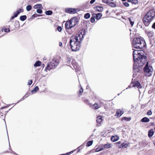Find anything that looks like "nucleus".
Segmentation results:
<instances>
[{"mask_svg":"<svg viewBox=\"0 0 155 155\" xmlns=\"http://www.w3.org/2000/svg\"><path fill=\"white\" fill-rule=\"evenodd\" d=\"M32 8V6L31 5H28L26 7V10L27 11H30Z\"/></svg>","mask_w":155,"mask_h":155,"instance_id":"bb28decb","label":"nucleus"},{"mask_svg":"<svg viewBox=\"0 0 155 155\" xmlns=\"http://www.w3.org/2000/svg\"><path fill=\"white\" fill-rule=\"evenodd\" d=\"M119 137L117 135L114 136H112L111 137V140L112 141L114 142L118 140L119 139Z\"/></svg>","mask_w":155,"mask_h":155,"instance_id":"4468645a","label":"nucleus"},{"mask_svg":"<svg viewBox=\"0 0 155 155\" xmlns=\"http://www.w3.org/2000/svg\"><path fill=\"white\" fill-rule=\"evenodd\" d=\"M128 19L129 21L130 22L131 26L132 27L133 26L134 24V21L133 18H128Z\"/></svg>","mask_w":155,"mask_h":155,"instance_id":"dca6fc26","label":"nucleus"},{"mask_svg":"<svg viewBox=\"0 0 155 155\" xmlns=\"http://www.w3.org/2000/svg\"><path fill=\"white\" fill-rule=\"evenodd\" d=\"M18 14L16 12L14 13L13 15L14 16V17H16L18 16Z\"/></svg>","mask_w":155,"mask_h":155,"instance_id":"a18cd8bd","label":"nucleus"},{"mask_svg":"<svg viewBox=\"0 0 155 155\" xmlns=\"http://www.w3.org/2000/svg\"><path fill=\"white\" fill-rule=\"evenodd\" d=\"M131 119V117H128L127 118V121H129Z\"/></svg>","mask_w":155,"mask_h":155,"instance_id":"3c124183","label":"nucleus"},{"mask_svg":"<svg viewBox=\"0 0 155 155\" xmlns=\"http://www.w3.org/2000/svg\"><path fill=\"white\" fill-rule=\"evenodd\" d=\"M95 0H91L90 1V3L91 4H93L95 2Z\"/></svg>","mask_w":155,"mask_h":155,"instance_id":"8fccbe9b","label":"nucleus"},{"mask_svg":"<svg viewBox=\"0 0 155 155\" xmlns=\"http://www.w3.org/2000/svg\"><path fill=\"white\" fill-rule=\"evenodd\" d=\"M4 31L5 32H8L10 31V30L9 28H5L4 29Z\"/></svg>","mask_w":155,"mask_h":155,"instance_id":"a19ab883","label":"nucleus"},{"mask_svg":"<svg viewBox=\"0 0 155 155\" xmlns=\"http://www.w3.org/2000/svg\"><path fill=\"white\" fill-rule=\"evenodd\" d=\"M43 66H45L44 64H43Z\"/></svg>","mask_w":155,"mask_h":155,"instance_id":"0e129e2a","label":"nucleus"},{"mask_svg":"<svg viewBox=\"0 0 155 155\" xmlns=\"http://www.w3.org/2000/svg\"><path fill=\"white\" fill-rule=\"evenodd\" d=\"M41 6V5L40 4H37L34 5L33 7V8L34 9H37L40 8Z\"/></svg>","mask_w":155,"mask_h":155,"instance_id":"7c9ffc66","label":"nucleus"},{"mask_svg":"<svg viewBox=\"0 0 155 155\" xmlns=\"http://www.w3.org/2000/svg\"><path fill=\"white\" fill-rule=\"evenodd\" d=\"M126 0H122V1H125Z\"/></svg>","mask_w":155,"mask_h":155,"instance_id":"052dcab7","label":"nucleus"},{"mask_svg":"<svg viewBox=\"0 0 155 155\" xmlns=\"http://www.w3.org/2000/svg\"><path fill=\"white\" fill-rule=\"evenodd\" d=\"M66 12L70 14H74L76 12V10L75 9L68 8L66 9Z\"/></svg>","mask_w":155,"mask_h":155,"instance_id":"9b49d317","label":"nucleus"},{"mask_svg":"<svg viewBox=\"0 0 155 155\" xmlns=\"http://www.w3.org/2000/svg\"><path fill=\"white\" fill-rule=\"evenodd\" d=\"M32 83V81L31 80H29L28 81V85H31Z\"/></svg>","mask_w":155,"mask_h":155,"instance_id":"37998d69","label":"nucleus"},{"mask_svg":"<svg viewBox=\"0 0 155 155\" xmlns=\"http://www.w3.org/2000/svg\"><path fill=\"white\" fill-rule=\"evenodd\" d=\"M23 9H20L18 10H17L16 11V12L18 14H19L21 12H23Z\"/></svg>","mask_w":155,"mask_h":155,"instance_id":"c9c22d12","label":"nucleus"},{"mask_svg":"<svg viewBox=\"0 0 155 155\" xmlns=\"http://www.w3.org/2000/svg\"><path fill=\"white\" fill-rule=\"evenodd\" d=\"M120 143V142H118L116 143V144H119L118 145V148H124L126 147L125 145H126V143L124 142L122 143L120 145H119Z\"/></svg>","mask_w":155,"mask_h":155,"instance_id":"f8f14e48","label":"nucleus"},{"mask_svg":"<svg viewBox=\"0 0 155 155\" xmlns=\"http://www.w3.org/2000/svg\"><path fill=\"white\" fill-rule=\"evenodd\" d=\"M152 28L153 29H155V22L152 25Z\"/></svg>","mask_w":155,"mask_h":155,"instance_id":"de8ad7c7","label":"nucleus"},{"mask_svg":"<svg viewBox=\"0 0 155 155\" xmlns=\"http://www.w3.org/2000/svg\"><path fill=\"white\" fill-rule=\"evenodd\" d=\"M90 17V15L89 13H87L84 15V18L86 19H88Z\"/></svg>","mask_w":155,"mask_h":155,"instance_id":"c756f323","label":"nucleus"},{"mask_svg":"<svg viewBox=\"0 0 155 155\" xmlns=\"http://www.w3.org/2000/svg\"><path fill=\"white\" fill-rule=\"evenodd\" d=\"M45 14L47 15H51L52 14V12L50 10L47 11L45 12Z\"/></svg>","mask_w":155,"mask_h":155,"instance_id":"2f4dec72","label":"nucleus"},{"mask_svg":"<svg viewBox=\"0 0 155 155\" xmlns=\"http://www.w3.org/2000/svg\"><path fill=\"white\" fill-rule=\"evenodd\" d=\"M85 101L86 102H87V103H88L89 102V101L88 100H86Z\"/></svg>","mask_w":155,"mask_h":155,"instance_id":"bf43d9fd","label":"nucleus"},{"mask_svg":"<svg viewBox=\"0 0 155 155\" xmlns=\"http://www.w3.org/2000/svg\"><path fill=\"white\" fill-rule=\"evenodd\" d=\"M27 97V96H26V95H25L19 101H18L17 103H18L19 102H20L21 101H22L24 100L25 98H26Z\"/></svg>","mask_w":155,"mask_h":155,"instance_id":"e433bc0d","label":"nucleus"},{"mask_svg":"<svg viewBox=\"0 0 155 155\" xmlns=\"http://www.w3.org/2000/svg\"><path fill=\"white\" fill-rule=\"evenodd\" d=\"M123 4L125 6H126V2H124L123 3Z\"/></svg>","mask_w":155,"mask_h":155,"instance_id":"6e6d98bb","label":"nucleus"},{"mask_svg":"<svg viewBox=\"0 0 155 155\" xmlns=\"http://www.w3.org/2000/svg\"><path fill=\"white\" fill-rule=\"evenodd\" d=\"M83 92V89L82 88H81L79 92L80 94H81Z\"/></svg>","mask_w":155,"mask_h":155,"instance_id":"49530a36","label":"nucleus"},{"mask_svg":"<svg viewBox=\"0 0 155 155\" xmlns=\"http://www.w3.org/2000/svg\"><path fill=\"white\" fill-rule=\"evenodd\" d=\"M39 89L38 87V86L35 87L33 90H32L31 92L33 93L34 92L35 93Z\"/></svg>","mask_w":155,"mask_h":155,"instance_id":"c85d7f7f","label":"nucleus"},{"mask_svg":"<svg viewBox=\"0 0 155 155\" xmlns=\"http://www.w3.org/2000/svg\"><path fill=\"white\" fill-rule=\"evenodd\" d=\"M153 20V19L150 17H149V16L146 14L144 17L143 22L145 26H147Z\"/></svg>","mask_w":155,"mask_h":155,"instance_id":"423d86ee","label":"nucleus"},{"mask_svg":"<svg viewBox=\"0 0 155 155\" xmlns=\"http://www.w3.org/2000/svg\"><path fill=\"white\" fill-rule=\"evenodd\" d=\"M71 25L74 27V26L78 23V19L76 17H74L71 18L70 20Z\"/></svg>","mask_w":155,"mask_h":155,"instance_id":"1a4fd4ad","label":"nucleus"},{"mask_svg":"<svg viewBox=\"0 0 155 155\" xmlns=\"http://www.w3.org/2000/svg\"><path fill=\"white\" fill-rule=\"evenodd\" d=\"M96 149H97V150H99V149L98 148H97Z\"/></svg>","mask_w":155,"mask_h":155,"instance_id":"680f3d73","label":"nucleus"},{"mask_svg":"<svg viewBox=\"0 0 155 155\" xmlns=\"http://www.w3.org/2000/svg\"><path fill=\"white\" fill-rule=\"evenodd\" d=\"M149 121L150 119L147 117H144L141 120V121L143 122H147Z\"/></svg>","mask_w":155,"mask_h":155,"instance_id":"f3484780","label":"nucleus"},{"mask_svg":"<svg viewBox=\"0 0 155 155\" xmlns=\"http://www.w3.org/2000/svg\"><path fill=\"white\" fill-rule=\"evenodd\" d=\"M81 95V94L80 95H79V96H80Z\"/></svg>","mask_w":155,"mask_h":155,"instance_id":"69168bd1","label":"nucleus"},{"mask_svg":"<svg viewBox=\"0 0 155 155\" xmlns=\"http://www.w3.org/2000/svg\"><path fill=\"white\" fill-rule=\"evenodd\" d=\"M59 45L60 47H62V44L61 42H59Z\"/></svg>","mask_w":155,"mask_h":155,"instance_id":"09e8293b","label":"nucleus"},{"mask_svg":"<svg viewBox=\"0 0 155 155\" xmlns=\"http://www.w3.org/2000/svg\"><path fill=\"white\" fill-rule=\"evenodd\" d=\"M11 153H13L14 154H16L13 151H12V152Z\"/></svg>","mask_w":155,"mask_h":155,"instance_id":"13d9d810","label":"nucleus"},{"mask_svg":"<svg viewBox=\"0 0 155 155\" xmlns=\"http://www.w3.org/2000/svg\"><path fill=\"white\" fill-rule=\"evenodd\" d=\"M102 117L101 116H98L97 117L96 121L97 123H100L102 122Z\"/></svg>","mask_w":155,"mask_h":155,"instance_id":"6ab92c4d","label":"nucleus"},{"mask_svg":"<svg viewBox=\"0 0 155 155\" xmlns=\"http://www.w3.org/2000/svg\"><path fill=\"white\" fill-rule=\"evenodd\" d=\"M124 112L122 110L119 109L117 110L116 114V116L118 117H120L123 114Z\"/></svg>","mask_w":155,"mask_h":155,"instance_id":"ddd939ff","label":"nucleus"},{"mask_svg":"<svg viewBox=\"0 0 155 155\" xmlns=\"http://www.w3.org/2000/svg\"><path fill=\"white\" fill-rule=\"evenodd\" d=\"M57 29L58 30V31L59 32H61L62 30L61 27L60 26H58L57 27Z\"/></svg>","mask_w":155,"mask_h":155,"instance_id":"f704fd0d","label":"nucleus"},{"mask_svg":"<svg viewBox=\"0 0 155 155\" xmlns=\"http://www.w3.org/2000/svg\"><path fill=\"white\" fill-rule=\"evenodd\" d=\"M93 140H91L88 141L87 143V146L88 147L90 146L92 144Z\"/></svg>","mask_w":155,"mask_h":155,"instance_id":"473e14b6","label":"nucleus"},{"mask_svg":"<svg viewBox=\"0 0 155 155\" xmlns=\"http://www.w3.org/2000/svg\"><path fill=\"white\" fill-rule=\"evenodd\" d=\"M109 5L112 7H115L116 6V5L112 2H108L107 4Z\"/></svg>","mask_w":155,"mask_h":155,"instance_id":"4be33fe9","label":"nucleus"},{"mask_svg":"<svg viewBox=\"0 0 155 155\" xmlns=\"http://www.w3.org/2000/svg\"><path fill=\"white\" fill-rule=\"evenodd\" d=\"M27 18V17L26 15H24L21 16L20 17V19L22 21H25Z\"/></svg>","mask_w":155,"mask_h":155,"instance_id":"a878e982","label":"nucleus"},{"mask_svg":"<svg viewBox=\"0 0 155 155\" xmlns=\"http://www.w3.org/2000/svg\"><path fill=\"white\" fill-rule=\"evenodd\" d=\"M41 64V62L40 61H37L34 64V66L35 67H37L39 66Z\"/></svg>","mask_w":155,"mask_h":155,"instance_id":"412c9836","label":"nucleus"},{"mask_svg":"<svg viewBox=\"0 0 155 155\" xmlns=\"http://www.w3.org/2000/svg\"><path fill=\"white\" fill-rule=\"evenodd\" d=\"M65 27L66 29H70L73 27L70 20L68 21L65 24Z\"/></svg>","mask_w":155,"mask_h":155,"instance_id":"9d476101","label":"nucleus"},{"mask_svg":"<svg viewBox=\"0 0 155 155\" xmlns=\"http://www.w3.org/2000/svg\"><path fill=\"white\" fill-rule=\"evenodd\" d=\"M95 21V20L94 18L93 17H91V21L92 23H93Z\"/></svg>","mask_w":155,"mask_h":155,"instance_id":"ea45409f","label":"nucleus"},{"mask_svg":"<svg viewBox=\"0 0 155 155\" xmlns=\"http://www.w3.org/2000/svg\"><path fill=\"white\" fill-rule=\"evenodd\" d=\"M154 145L155 146V142L154 143Z\"/></svg>","mask_w":155,"mask_h":155,"instance_id":"e2e57ef3","label":"nucleus"},{"mask_svg":"<svg viewBox=\"0 0 155 155\" xmlns=\"http://www.w3.org/2000/svg\"><path fill=\"white\" fill-rule=\"evenodd\" d=\"M84 38L82 32L78 33L76 37H71L70 41V45L72 51H76L80 48V43Z\"/></svg>","mask_w":155,"mask_h":155,"instance_id":"f03ea898","label":"nucleus"},{"mask_svg":"<svg viewBox=\"0 0 155 155\" xmlns=\"http://www.w3.org/2000/svg\"><path fill=\"white\" fill-rule=\"evenodd\" d=\"M143 70L144 72L147 76L149 77L152 75L153 69L151 66L148 65V62H147Z\"/></svg>","mask_w":155,"mask_h":155,"instance_id":"39448f33","label":"nucleus"},{"mask_svg":"<svg viewBox=\"0 0 155 155\" xmlns=\"http://www.w3.org/2000/svg\"><path fill=\"white\" fill-rule=\"evenodd\" d=\"M36 11L38 13H39V14H41L42 12V10L40 9H37Z\"/></svg>","mask_w":155,"mask_h":155,"instance_id":"4c0bfd02","label":"nucleus"},{"mask_svg":"<svg viewBox=\"0 0 155 155\" xmlns=\"http://www.w3.org/2000/svg\"><path fill=\"white\" fill-rule=\"evenodd\" d=\"M58 64V61L55 59H54L49 64H48L45 68V71L46 72H47L48 71H49L50 70L55 68Z\"/></svg>","mask_w":155,"mask_h":155,"instance_id":"20e7f679","label":"nucleus"},{"mask_svg":"<svg viewBox=\"0 0 155 155\" xmlns=\"http://www.w3.org/2000/svg\"><path fill=\"white\" fill-rule=\"evenodd\" d=\"M100 107V106H99L97 104L95 103L94 104L93 108L95 109H97Z\"/></svg>","mask_w":155,"mask_h":155,"instance_id":"b1692460","label":"nucleus"},{"mask_svg":"<svg viewBox=\"0 0 155 155\" xmlns=\"http://www.w3.org/2000/svg\"><path fill=\"white\" fill-rule=\"evenodd\" d=\"M130 5L129 3H127V7H128Z\"/></svg>","mask_w":155,"mask_h":155,"instance_id":"4d7b16f0","label":"nucleus"},{"mask_svg":"<svg viewBox=\"0 0 155 155\" xmlns=\"http://www.w3.org/2000/svg\"><path fill=\"white\" fill-rule=\"evenodd\" d=\"M104 147H102V148H100L99 149V150H97V149H96V150H95V151L96 152H98V151H102L103 150H104Z\"/></svg>","mask_w":155,"mask_h":155,"instance_id":"58836bf2","label":"nucleus"},{"mask_svg":"<svg viewBox=\"0 0 155 155\" xmlns=\"http://www.w3.org/2000/svg\"><path fill=\"white\" fill-rule=\"evenodd\" d=\"M147 14L153 19L155 18V11L154 9L150 10Z\"/></svg>","mask_w":155,"mask_h":155,"instance_id":"6e6552de","label":"nucleus"},{"mask_svg":"<svg viewBox=\"0 0 155 155\" xmlns=\"http://www.w3.org/2000/svg\"><path fill=\"white\" fill-rule=\"evenodd\" d=\"M83 147H84L83 145H81L80 147H78L77 148V149L78 150V152H79L82 149Z\"/></svg>","mask_w":155,"mask_h":155,"instance_id":"72a5a7b5","label":"nucleus"},{"mask_svg":"<svg viewBox=\"0 0 155 155\" xmlns=\"http://www.w3.org/2000/svg\"><path fill=\"white\" fill-rule=\"evenodd\" d=\"M128 2H130L132 4H136L138 3V1L137 0H127Z\"/></svg>","mask_w":155,"mask_h":155,"instance_id":"2eb2a0df","label":"nucleus"},{"mask_svg":"<svg viewBox=\"0 0 155 155\" xmlns=\"http://www.w3.org/2000/svg\"><path fill=\"white\" fill-rule=\"evenodd\" d=\"M132 87H134L137 88H141V86L138 81H136L134 82L132 81L128 87L130 88Z\"/></svg>","mask_w":155,"mask_h":155,"instance_id":"0eeeda50","label":"nucleus"},{"mask_svg":"<svg viewBox=\"0 0 155 155\" xmlns=\"http://www.w3.org/2000/svg\"><path fill=\"white\" fill-rule=\"evenodd\" d=\"M143 50H134L133 52L134 61L133 76L135 77L140 70L139 68L143 66L146 62L147 58L144 55Z\"/></svg>","mask_w":155,"mask_h":155,"instance_id":"f257e3e1","label":"nucleus"},{"mask_svg":"<svg viewBox=\"0 0 155 155\" xmlns=\"http://www.w3.org/2000/svg\"><path fill=\"white\" fill-rule=\"evenodd\" d=\"M126 120V117H124L123 118H122V120Z\"/></svg>","mask_w":155,"mask_h":155,"instance_id":"864d4df0","label":"nucleus"},{"mask_svg":"<svg viewBox=\"0 0 155 155\" xmlns=\"http://www.w3.org/2000/svg\"><path fill=\"white\" fill-rule=\"evenodd\" d=\"M111 144L109 143H107L104 145V147L105 148H108L110 147Z\"/></svg>","mask_w":155,"mask_h":155,"instance_id":"5701e85b","label":"nucleus"},{"mask_svg":"<svg viewBox=\"0 0 155 155\" xmlns=\"http://www.w3.org/2000/svg\"><path fill=\"white\" fill-rule=\"evenodd\" d=\"M102 15L101 13H98L96 14V18L97 19H99L102 16Z\"/></svg>","mask_w":155,"mask_h":155,"instance_id":"393cba45","label":"nucleus"},{"mask_svg":"<svg viewBox=\"0 0 155 155\" xmlns=\"http://www.w3.org/2000/svg\"><path fill=\"white\" fill-rule=\"evenodd\" d=\"M15 17H14V16L13 15V16H12L11 18V19H10V21H11V20L13 19Z\"/></svg>","mask_w":155,"mask_h":155,"instance_id":"603ef678","label":"nucleus"},{"mask_svg":"<svg viewBox=\"0 0 155 155\" xmlns=\"http://www.w3.org/2000/svg\"><path fill=\"white\" fill-rule=\"evenodd\" d=\"M147 34L149 37H152L153 35V32L152 31H150L147 32Z\"/></svg>","mask_w":155,"mask_h":155,"instance_id":"cd10ccee","label":"nucleus"},{"mask_svg":"<svg viewBox=\"0 0 155 155\" xmlns=\"http://www.w3.org/2000/svg\"><path fill=\"white\" fill-rule=\"evenodd\" d=\"M96 9L99 12H101L103 10V8L101 6H97Z\"/></svg>","mask_w":155,"mask_h":155,"instance_id":"aec40b11","label":"nucleus"},{"mask_svg":"<svg viewBox=\"0 0 155 155\" xmlns=\"http://www.w3.org/2000/svg\"><path fill=\"white\" fill-rule=\"evenodd\" d=\"M154 134V132L152 130H150L148 133V136L150 138Z\"/></svg>","mask_w":155,"mask_h":155,"instance_id":"a211bd4d","label":"nucleus"},{"mask_svg":"<svg viewBox=\"0 0 155 155\" xmlns=\"http://www.w3.org/2000/svg\"><path fill=\"white\" fill-rule=\"evenodd\" d=\"M147 114L149 115H150L152 114V112L150 110H148L147 112Z\"/></svg>","mask_w":155,"mask_h":155,"instance_id":"c03bdc74","label":"nucleus"},{"mask_svg":"<svg viewBox=\"0 0 155 155\" xmlns=\"http://www.w3.org/2000/svg\"><path fill=\"white\" fill-rule=\"evenodd\" d=\"M133 43V47L137 49H143L146 45L144 40L142 37L134 38Z\"/></svg>","mask_w":155,"mask_h":155,"instance_id":"7ed1b4c3","label":"nucleus"},{"mask_svg":"<svg viewBox=\"0 0 155 155\" xmlns=\"http://www.w3.org/2000/svg\"><path fill=\"white\" fill-rule=\"evenodd\" d=\"M102 2L103 3H104L106 4H108V2L109 0H101Z\"/></svg>","mask_w":155,"mask_h":155,"instance_id":"79ce46f5","label":"nucleus"},{"mask_svg":"<svg viewBox=\"0 0 155 155\" xmlns=\"http://www.w3.org/2000/svg\"><path fill=\"white\" fill-rule=\"evenodd\" d=\"M25 95H26V96H27V97H28L29 95V93H27Z\"/></svg>","mask_w":155,"mask_h":155,"instance_id":"5fc2aeb1","label":"nucleus"}]
</instances>
